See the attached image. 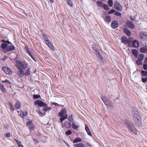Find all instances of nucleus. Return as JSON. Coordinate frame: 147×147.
<instances>
[{
	"label": "nucleus",
	"instance_id": "32",
	"mask_svg": "<svg viewBox=\"0 0 147 147\" xmlns=\"http://www.w3.org/2000/svg\"><path fill=\"white\" fill-rule=\"evenodd\" d=\"M95 53L97 57L99 58L100 59H102V57L101 55H100L98 51L96 52Z\"/></svg>",
	"mask_w": 147,
	"mask_h": 147
},
{
	"label": "nucleus",
	"instance_id": "7",
	"mask_svg": "<svg viewBox=\"0 0 147 147\" xmlns=\"http://www.w3.org/2000/svg\"><path fill=\"white\" fill-rule=\"evenodd\" d=\"M127 127L134 134H136V130L132 124L131 123L128 124Z\"/></svg>",
	"mask_w": 147,
	"mask_h": 147
},
{
	"label": "nucleus",
	"instance_id": "43",
	"mask_svg": "<svg viewBox=\"0 0 147 147\" xmlns=\"http://www.w3.org/2000/svg\"><path fill=\"white\" fill-rule=\"evenodd\" d=\"M25 75L27 76H28L30 74L29 70L28 69L25 73Z\"/></svg>",
	"mask_w": 147,
	"mask_h": 147
},
{
	"label": "nucleus",
	"instance_id": "52",
	"mask_svg": "<svg viewBox=\"0 0 147 147\" xmlns=\"http://www.w3.org/2000/svg\"><path fill=\"white\" fill-rule=\"evenodd\" d=\"M29 55L34 60V59L33 56H32V55L31 54V53L30 52L28 53Z\"/></svg>",
	"mask_w": 147,
	"mask_h": 147
},
{
	"label": "nucleus",
	"instance_id": "41",
	"mask_svg": "<svg viewBox=\"0 0 147 147\" xmlns=\"http://www.w3.org/2000/svg\"><path fill=\"white\" fill-rule=\"evenodd\" d=\"M142 82L144 83L147 82V77L145 78H142Z\"/></svg>",
	"mask_w": 147,
	"mask_h": 147
},
{
	"label": "nucleus",
	"instance_id": "51",
	"mask_svg": "<svg viewBox=\"0 0 147 147\" xmlns=\"http://www.w3.org/2000/svg\"><path fill=\"white\" fill-rule=\"evenodd\" d=\"M2 82H5V83L7 82V83H10L9 81L7 80H4V81H2Z\"/></svg>",
	"mask_w": 147,
	"mask_h": 147
},
{
	"label": "nucleus",
	"instance_id": "17",
	"mask_svg": "<svg viewBox=\"0 0 147 147\" xmlns=\"http://www.w3.org/2000/svg\"><path fill=\"white\" fill-rule=\"evenodd\" d=\"M20 102L18 101H16L15 106L14 107L16 109L18 110L19 108L20 107Z\"/></svg>",
	"mask_w": 147,
	"mask_h": 147
},
{
	"label": "nucleus",
	"instance_id": "1",
	"mask_svg": "<svg viewBox=\"0 0 147 147\" xmlns=\"http://www.w3.org/2000/svg\"><path fill=\"white\" fill-rule=\"evenodd\" d=\"M16 64L17 67L19 69L25 70L28 67L27 63L24 61L17 60Z\"/></svg>",
	"mask_w": 147,
	"mask_h": 147
},
{
	"label": "nucleus",
	"instance_id": "42",
	"mask_svg": "<svg viewBox=\"0 0 147 147\" xmlns=\"http://www.w3.org/2000/svg\"><path fill=\"white\" fill-rule=\"evenodd\" d=\"M72 133V132H71V131L70 130H68L65 133V134L66 135H70Z\"/></svg>",
	"mask_w": 147,
	"mask_h": 147
},
{
	"label": "nucleus",
	"instance_id": "48",
	"mask_svg": "<svg viewBox=\"0 0 147 147\" xmlns=\"http://www.w3.org/2000/svg\"><path fill=\"white\" fill-rule=\"evenodd\" d=\"M145 63L143 64V68L144 70H146L147 69V64Z\"/></svg>",
	"mask_w": 147,
	"mask_h": 147
},
{
	"label": "nucleus",
	"instance_id": "29",
	"mask_svg": "<svg viewBox=\"0 0 147 147\" xmlns=\"http://www.w3.org/2000/svg\"><path fill=\"white\" fill-rule=\"evenodd\" d=\"M8 45L5 43H3L1 44V47L3 49H6V48L7 46Z\"/></svg>",
	"mask_w": 147,
	"mask_h": 147
},
{
	"label": "nucleus",
	"instance_id": "14",
	"mask_svg": "<svg viewBox=\"0 0 147 147\" xmlns=\"http://www.w3.org/2000/svg\"><path fill=\"white\" fill-rule=\"evenodd\" d=\"M138 42L136 40H134L132 43V47H137L139 46Z\"/></svg>",
	"mask_w": 147,
	"mask_h": 147
},
{
	"label": "nucleus",
	"instance_id": "10",
	"mask_svg": "<svg viewBox=\"0 0 147 147\" xmlns=\"http://www.w3.org/2000/svg\"><path fill=\"white\" fill-rule=\"evenodd\" d=\"M16 74L20 77L24 76L25 74L24 70L19 69V70L17 72Z\"/></svg>",
	"mask_w": 147,
	"mask_h": 147
},
{
	"label": "nucleus",
	"instance_id": "9",
	"mask_svg": "<svg viewBox=\"0 0 147 147\" xmlns=\"http://www.w3.org/2000/svg\"><path fill=\"white\" fill-rule=\"evenodd\" d=\"M72 128L74 130H77L79 127V126L78 123L74 121L72 123Z\"/></svg>",
	"mask_w": 147,
	"mask_h": 147
},
{
	"label": "nucleus",
	"instance_id": "25",
	"mask_svg": "<svg viewBox=\"0 0 147 147\" xmlns=\"http://www.w3.org/2000/svg\"><path fill=\"white\" fill-rule=\"evenodd\" d=\"M0 88L3 92H6V89L5 88L4 85L1 84H0Z\"/></svg>",
	"mask_w": 147,
	"mask_h": 147
},
{
	"label": "nucleus",
	"instance_id": "63",
	"mask_svg": "<svg viewBox=\"0 0 147 147\" xmlns=\"http://www.w3.org/2000/svg\"><path fill=\"white\" fill-rule=\"evenodd\" d=\"M28 48L27 47V48L26 49V50L28 52V53H30V52L29 51V50H28Z\"/></svg>",
	"mask_w": 147,
	"mask_h": 147
},
{
	"label": "nucleus",
	"instance_id": "38",
	"mask_svg": "<svg viewBox=\"0 0 147 147\" xmlns=\"http://www.w3.org/2000/svg\"><path fill=\"white\" fill-rule=\"evenodd\" d=\"M33 98L35 99H37L40 97V95L34 94L33 95Z\"/></svg>",
	"mask_w": 147,
	"mask_h": 147
},
{
	"label": "nucleus",
	"instance_id": "50",
	"mask_svg": "<svg viewBox=\"0 0 147 147\" xmlns=\"http://www.w3.org/2000/svg\"><path fill=\"white\" fill-rule=\"evenodd\" d=\"M86 146L87 147H91V145L89 143H87L86 144Z\"/></svg>",
	"mask_w": 147,
	"mask_h": 147
},
{
	"label": "nucleus",
	"instance_id": "6",
	"mask_svg": "<svg viewBox=\"0 0 147 147\" xmlns=\"http://www.w3.org/2000/svg\"><path fill=\"white\" fill-rule=\"evenodd\" d=\"M113 5L115 9L118 11H121L122 10V7L118 2H115Z\"/></svg>",
	"mask_w": 147,
	"mask_h": 147
},
{
	"label": "nucleus",
	"instance_id": "20",
	"mask_svg": "<svg viewBox=\"0 0 147 147\" xmlns=\"http://www.w3.org/2000/svg\"><path fill=\"white\" fill-rule=\"evenodd\" d=\"M123 31L128 36H131V33L127 28H125L123 30Z\"/></svg>",
	"mask_w": 147,
	"mask_h": 147
},
{
	"label": "nucleus",
	"instance_id": "44",
	"mask_svg": "<svg viewBox=\"0 0 147 147\" xmlns=\"http://www.w3.org/2000/svg\"><path fill=\"white\" fill-rule=\"evenodd\" d=\"M35 128L34 124L32 125L30 127H29V129L30 131H33L34 130Z\"/></svg>",
	"mask_w": 147,
	"mask_h": 147
},
{
	"label": "nucleus",
	"instance_id": "58",
	"mask_svg": "<svg viewBox=\"0 0 147 147\" xmlns=\"http://www.w3.org/2000/svg\"><path fill=\"white\" fill-rule=\"evenodd\" d=\"M72 118V117L71 116H69L68 117V120H71V119Z\"/></svg>",
	"mask_w": 147,
	"mask_h": 147
},
{
	"label": "nucleus",
	"instance_id": "30",
	"mask_svg": "<svg viewBox=\"0 0 147 147\" xmlns=\"http://www.w3.org/2000/svg\"><path fill=\"white\" fill-rule=\"evenodd\" d=\"M108 4L110 7L112 6L113 3V1L112 0H109L108 1Z\"/></svg>",
	"mask_w": 147,
	"mask_h": 147
},
{
	"label": "nucleus",
	"instance_id": "35",
	"mask_svg": "<svg viewBox=\"0 0 147 147\" xmlns=\"http://www.w3.org/2000/svg\"><path fill=\"white\" fill-rule=\"evenodd\" d=\"M132 53L134 56H136L137 54V51L135 49H133L132 50Z\"/></svg>",
	"mask_w": 147,
	"mask_h": 147
},
{
	"label": "nucleus",
	"instance_id": "8",
	"mask_svg": "<svg viewBox=\"0 0 147 147\" xmlns=\"http://www.w3.org/2000/svg\"><path fill=\"white\" fill-rule=\"evenodd\" d=\"M34 103L35 105H38L40 107H43L46 105V103L39 100H36Z\"/></svg>",
	"mask_w": 147,
	"mask_h": 147
},
{
	"label": "nucleus",
	"instance_id": "27",
	"mask_svg": "<svg viewBox=\"0 0 147 147\" xmlns=\"http://www.w3.org/2000/svg\"><path fill=\"white\" fill-rule=\"evenodd\" d=\"M92 48L95 53L98 51L97 46L96 45H93L92 46Z\"/></svg>",
	"mask_w": 147,
	"mask_h": 147
},
{
	"label": "nucleus",
	"instance_id": "11",
	"mask_svg": "<svg viewBox=\"0 0 147 147\" xmlns=\"http://www.w3.org/2000/svg\"><path fill=\"white\" fill-rule=\"evenodd\" d=\"M118 23L117 21L114 20L112 22L111 26L113 28H116L118 27Z\"/></svg>",
	"mask_w": 147,
	"mask_h": 147
},
{
	"label": "nucleus",
	"instance_id": "23",
	"mask_svg": "<svg viewBox=\"0 0 147 147\" xmlns=\"http://www.w3.org/2000/svg\"><path fill=\"white\" fill-rule=\"evenodd\" d=\"M144 56V54H140L138 57V60L142 61L143 59Z\"/></svg>",
	"mask_w": 147,
	"mask_h": 147
},
{
	"label": "nucleus",
	"instance_id": "54",
	"mask_svg": "<svg viewBox=\"0 0 147 147\" xmlns=\"http://www.w3.org/2000/svg\"><path fill=\"white\" fill-rule=\"evenodd\" d=\"M121 13L118 12L117 13V14L116 15L117 16H121Z\"/></svg>",
	"mask_w": 147,
	"mask_h": 147
},
{
	"label": "nucleus",
	"instance_id": "39",
	"mask_svg": "<svg viewBox=\"0 0 147 147\" xmlns=\"http://www.w3.org/2000/svg\"><path fill=\"white\" fill-rule=\"evenodd\" d=\"M17 139H15L14 140H15L17 144H18V145H20L21 144V142L20 141L18 140V138H17Z\"/></svg>",
	"mask_w": 147,
	"mask_h": 147
},
{
	"label": "nucleus",
	"instance_id": "5",
	"mask_svg": "<svg viewBox=\"0 0 147 147\" xmlns=\"http://www.w3.org/2000/svg\"><path fill=\"white\" fill-rule=\"evenodd\" d=\"M44 40L45 41L47 45L52 50H55V48L51 44V42L50 40H49L48 38L47 37H45L44 38Z\"/></svg>",
	"mask_w": 147,
	"mask_h": 147
},
{
	"label": "nucleus",
	"instance_id": "33",
	"mask_svg": "<svg viewBox=\"0 0 147 147\" xmlns=\"http://www.w3.org/2000/svg\"><path fill=\"white\" fill-rule=\"evenodd\" d=\"M104 9L106 10H108L109 9V8L107 4H104L102 6Z\"/></svg>",
	"mask_w": 147,
	"mask_h": 147
},
{
	"label": "nucleus",
	"instance_id": "21",
	"mask_svg": "<svg viewBox=\"0 0 147 147\" xmlns=\"http://www.w3.org/2000/svg\"><path fill=\"white\" fill-rule=\"evenodd\" d=\"M74 147H85L84 145L82 143H79L74 144Z\"/></svg>",
	"mask_w": 147,
	"mask_h": 147
},
{
	"label": "nucleus",
	"instance_id": "46",
	"mask_svg": "<svg viewBox=\"0 0 147 147\" xmlns=\"http://www.w3.org/2000/svg\"><path fill=\"white\" fill-rule=\"evenodd\" d=\"M1 42H5L7 44H11V43L8 41H5L4 40H1Z\"/></svg>",
	"mask_w": 147,
	"mask_h": 147
},
{
	"label": "nucleus",
	"instance_id": "64",
	"mask_svg": "<svg viewBox=\"0 0 147 147\" xmlns=\"http://www.w3.org/2000/svg\"><path fill=\"white\" fill-rule=\"evenodd\" d=\"M17 112H19L18 111V110H17Z\"/></svg>",
	"mask_w": 147,
	"mask_h": 147
},
{
	"label": "nucleus",
	"instance_id": "37",
	"mask_svg": "<svg viewBox=\"0 0 147 147\" xmlns=\"http://www.w3.org/2000/svg\"><path fill=\"white\" fill-rule=\"evenodd\" d=\"M142 61H140L139 60H138L136 61V64L138 65H142V63L141 62Z\"/></svg>",
	"mask_w": 147,
	"mask_h": 147
},
{
	"label": "nucleus",
	"instance_id": "4",
	"mask_svg": "<svg viewBox=\"0 0 147 147\" xmlns=\"http://www.w3.org/2000/svg\"><path fill=\"white\" fill-rule=\"evenodd\" d=\"M2 70L6 74L11 75L12 74L11 69L7 66H3L2 67Z\"/></svg>",
	"mask_w": 147,
	"mask_h": 147
},
{
	"label": "nucleus",
	"instance_id": "47",
	"mask_svg": "<svg viewBox=\"0 0 147 147\" xmlns=\"http://www.w3.org/2000/svg\"><path fill=\"white\" fill-rule=\"evenodd\" d=\"M26 113H25L22 112V113H20V116L22 117H24V116H26Z\"/></svg>",
	"mask_w": 147,
	"mask_h": 147
},
{
	"label": "nucleus",
	"instance_id": "19",
	"mask_svg": "<svg viewBox=\"0 0 147 147\" xmlns=\"http://www.w3.org/2000/svg\"><path fill=\"white\" fill-rule=\"evenodd\" d=\"M85 130H86V132L88 134L89 136H92L91 134V132H90V131L88 127V125L86 124L85 125Z\"/></svg>",
	"mask_w": 147,
	"mask_h": 147
},
{
	"label": "nucleus",
	"instance_id": "22",
	"mask_svg": "<svg viewBox=\"0 0 147 147\" xmlns=\"http://www.w3.org/2000/svg\"><path fill=\"white\" fill-rule=\"evenodd\" d=\"M43 107V110L45 111H47L49 110H51V107H48L47 106V104L46 105L44 106Z\"/></svg>",
	"mask_w": 147,
	"mask_h": 147
},
{
	"label": "nucleus",
	"instance_id": "16",
	"mask_svg": "<svg viewBox=\"0 0 147 147\" xmlns=\"http://www.w3.org/2000/svg\"><path fill=\"white\" fill-rule=\"evenodd\" d=\"M121 41L122 43L125 44H126L128 42L127 38L123 36L121 38Z\"/></svg>",
	"mask_w": 147,
	"mask_h": 147
},
{
	"label": "nucleus",
	"instance_id": "61",
	"mask_svg": "<svg viewBox=\"0 0 147 147\" xmlns=\"http://www.w3.org/2000/svg\"><path fill=\"white\" fill-rule=\"evenodd\" d=\"M18 147H24L21 144L19 145H18Z\"/></svg>",
	"mask_w": 147,
	"mask_h": 147
},
{
	"label": "nucleus",
	"instance_id": "3",
	"mask_svg": "<svg viewBox=\"0 0 147 147\" xmlns=\"http://www.w3.org/2000/svg\"><path fill=\"white\" fill-rule=\"evenodd\" d=\"M67 111L64 108L62 109L61 112L59 113V116L60 117V120L61 122L65 119L67 118V115L66 114Z\"/></svg>",
	"mask_w": 147,
	"mask_h": 147
},
{
	"label": "nucleus",
	"instance_id": "31",
	"mask_svg": "<svg viewBox=\"0 0 147 147\" xmlns=\"http://www.w3.org/2000/svg\"><path fill=\"white\" fill-rule=\"evenodd\" d=\"M97 4L98 7H102L103 4L102 2L101 1H98L97 2Z\"/></svg>",
	"mask_w": 147,
	"mask_h": 147
},
{
	"label": "nucleus",
	"instance_id": "53",
	"mask_svg": "<svg viewBox=\"0 0 147 147\" xmlns=\"http://www.w3.org/2000/svg\"><path fill=\"white\" fill-rule=\"evenodd\" d=\"M52 104V105H55L57 106V105H59L57 103H55V102H52L51 103Z\"/></svg>",
	"mask_w": 147,
	"mask_h": 147
},
{
	"label": "nucleus",
	"instance_id": "12",
	"mask_svg": "<svg viewBox=\"0 0 147 147\" xmlns=\"http://www.w3.org/2000/svg\"><path fill=\"white\" fill-rule=\"evenodd\" d=\"M15 49V47L13 45H11L10 46H8L7 45V47L6 48V49L5 50H6V51H13Z\"/></svg>",
	"mask_w": 147,
	"mask_h": 147
},
{
	"label": "nucleus",
	"instance_id": "36",
	"mask_svg": "<svg viewBox=\"0 0 147 147\" xmlns=\"http://www.w3.org/2000/svg\"><path fill=\"white\" fill-rule=\"evenodd\" d=\"M67 2L69 5L70 6L72 7L73 5V3L71 0H66Z\"/></svg>",
	"mask_w": 147,
	"mask_h": 147
},
{
	"label": "nucleus",
	"instance_id": "62",
	"mask_svg": "<svg viewBox=\"0 0 147 147\" xmlns=\"http://www.w3.org/2000/svg\"><path fill=\"white\" fill-rule=\"evenodd\" d=\"M51 3H53L54 1V0H49Z\"/></svg>",
	"mask_w": 147,
	"mask_h": 147
},
{
	"label": "nucleus",
	"instance_id": "57",
	"mask_svg": "<svg viewBox=\"0 0 147 147\" xmlns=\"http://www.w3.org/2000/svg\"><path fill=\"white\" fill-rule=\"evenodd\" d=\"M117 12H118L115 10L113 14L116 15L117 14Z\"/></svg>",
	"mask_w": 147,
	"mask_h": 147
},
{
	"label": "nucleus",
	"instance_id": "24",
	"mask_svg": "<svg viewBox=\"0 0 147 147\" xmlns=\"http://www.w3.org/2000/svg\"><path fill=\"white\" fill-rule=\"evenodd\" d=\"M82 141V140L80 138L78 137L76 138L73 140V142L74 143H77L78 142H80Z\"/></svg>",
	"mask_w": 147,
	"mask_h": 147
},
{
	"label": "nucleus",
	"instance_id": "28",
	"mask_svg": "<svg viewBox=\"0 0 147 147\" xmlns=\"http://www.w3.org/2000/svg\"><path fill=\"white\" fill-rule=\"evenodd\" d=\"M33 123H32V122L31 121H29L28 122L26 123V126L28 127L29 128L31 126L33 125Z\"/></svg>",
	"mask_w": 147,
	"mask_h": 147
},
{
	"label": "nucleus",
	"instance_id": "15",
	"mask_svg": "<svg viewBox=\"0 0 147 147\" xmlns=\"http://www.w3.org/2000/svg\"><path fill=\"white\" fill-rule=\"evenodd\" d=\"M141 52L146 53H147V48L146 47H141L140 49Z\"/></svg>",
	"mask_w": 147,
	"mask_h": 147
},
{
	"label": "nucleus",
	"instance_id": "2",
	"mask_svg": "<svg viewBox=\"0 0 147 147\" xmlns=\"http://www.w3.org/2000/svg\"><path fill=\"white\" fill-rule=\"evenodd\" d=\"M137 112L136 109L134 107H133L132 113L133 116L134 117V119L136 123L139 126L141 124V119L140 117L137 114Z\"/></svg>",
	"mask_w": 147,
	"mask_h": 147
},
{
	"label": "nucleus",
	"instance_id": "18",
	"mask_svg": "<svg viewBox=\"0 0 147 147\" xmlns=\"http://www.w3.org/2000/svg\"><path fill=\"white\" fill-rule=\"evenodd\" d=\"M140 37L142 39H146L147 38V35L143 33H141L140 35Z\"/></svg>",
	"mask_w": 147,
	"mask_h": 147
},
{
	"label": "nucleus",
	"instance_id": "13",
	"mask_svg": "<svg viewBox=\"0 0 147 147\" xmlns=\"http://www.w3.org/2000/svg\"><path fill=\"white\" fill-rule=\"evenodd\" d=\"M126 24L129 26L130 28L133 29L134 28V25L130 21H127L126 22Z\"/></svg>",
	"mask_w": 147,
	"mask_h": 147
},
{
	"label": "nucleus",
	"instance_id": "49",
	"mask_svg": "<svg viewBox=\"0 0 147 147\" xmlns=\"http://www.w3.org/2000/svg\"><path fill=\"white\" fill-rule=\"evenodd\" d=\"M115 10L112 9L109 12V14H111L112 13H114Z\"/></svg>",
	"mask_w": 147,
	"mask_h": 147
},
{
	"label": "nucleus",
	"instance_id": "34",
	"mask_svg": "<svg viewBox=\"0 0 147 147\" xmlns=\"http://www.w3.org/2000/svg\"><path fill=\"white\" fill-rule=\"evenodd\" d=\"M141 73L143 76H147V71H144L142 70Z\"/></svg>",
	"mask_w": 147,
	"mask_h": 147
},
{
	"label": "nucleus",
	"instance_id": "55",
	"mask_svg": "<svg viewBox=\"0 0 147 147\" xmlns=\"http://www.w3.org/2000/svg\"><path fill=\"white\" fill-rule=\"evenodd\" d=\"M144 63L147 64V57H146L145 59Z\"/></svg>",
	"mask_w": 147,
	"mask_h": 147
},
{
	"label": "nucleus",
	"instance_id": "60",
	"mask_svg": "<svg viewBox=\"0 0 147 147\" xmlns=\"http://www.w3.org/2000/svg\"><path fill=\"white\" fill-rule=\"evenodd\" d=\"M33 140L35 142V143H37L38 142L37 141V140H36L35 139H33Z\"/></svg>",
	"mask_w": 147,
	"mask_h": 147
},
{
	"label": "nucleus",
	"instance_id": "59",
	"mask_svg": "<svg viewBox=\"0 0 147 147\" xmlns=\"http://www.w3.org/2000/svg\"><path fill=\"white\" fill-rule=\"evenodd\" d=\"M133 38L132 37H130L129 38V40L131 41H132L133 40Z\"/></svg>",
	"mask_w": 147,
	"mask_h": 147
},
{
	"label": "nucleus",
	"instance_id": "45",
	"mask_svg": "<svg viewBox=\"0 0 147 147\" xmlns=\"http://www.w3.org/2000/svg\"><path fill=\"white\" fill-rule=\"evenodd\" d=\"M11 135L12 134L10 133H6L5 134V136L7 137H10Z\"/></svg>",
	"mask_w": 147,
	"mask_h": 147
},
{
	"label": "nucleus",
	"instance_id": "40",
	"mask_svg": "<svg viewBox=\"0 0 147 147\" xmlns=\"http://www.w3.org/2000/svg\"><path fill=\"white\" fill-rule=\"evenodd\" d=\"M10 109L12 111H13L14 110V109L13 107V105L12 104L10 103L9 104Z\"/></svg>",
	"mask_w": 147,
	"mask_h": 147
},
{
	"label": "nucleus",
	"instance_id": "56",
	"mask_svg": "<svg viewBox=\"0 0 147 147\" xmlns=\"http://www.w3.org/2000/svg\"><path fill=\"white\" fill-rule=\"evenodd\" d=\"M128 45L129 46H132V43L131 42L129 43H128Z\"/></svg>",
	"mask_w": 147,
	"mask_h": 147
},
{
	"label": "nucleus",
	"instance_id": "26",
	"mask_svg": "<svg viewBox=\"0 0 147 147\" xmlns=\"http://www.w3.org/2000/svg\"><path fill=\"white\" fill-rule=\"evenodd\" d=\"M110 17L109 16H108L105 17V22L109 23L111 22Z\"/></svg>",
	"mask_w": 147,
	"mask_h": 147
}]
</instances>
